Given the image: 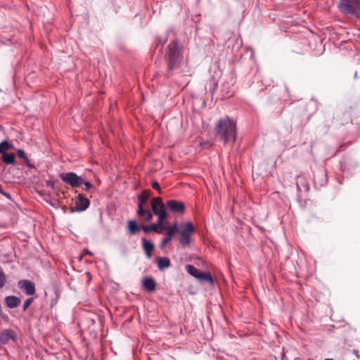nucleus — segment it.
<instances>
[{"instance_id":"obj_26","label":"nucleus","mask_w":360,"mask_h":360,"mask_svg":"<svg viewBox=\"0 0 360 360\" xmlns=\"http://www.w3.org/2000/svg\"><path fill=\"white\" fill-rule=\"evenodd\" d=\"M6 283V276L0 266V289H1Z\"/></svg>"},{"instance_id":"obj_30","label":"nucleus","mask_w":360,"mask_h":360,"mask_svg":"<svg viewBox=\"0 0 360 360\" xmlns=\"http://www.w3.org/2000/svg\"><path fill=\"white\" fill-rule=\"evenodd\" d=\"M33 302V298H27L23 304V310L25 311Z\"/></svg>"},{"instance_id":"obj_4","label":"nucleus","mask_w":360,"mask_h":360,"mask_svg":"<svg viewBox=\"0 0 360 360\" xmlns=\"http://www.w3.org/2000/svg\"><path fill=\"white\" fill-rule=\"evenodd\" d=\"M18 285L27 295H32L35 293V284L30 280H20Z\"/></svg>"},{"instance_id":"obj_34","label":"nucleus","mask_w":360,"mask_h":360,"mask_svg":"<svg viewBox=\"0 0 360 360\" xmlns=\"http://www.w3.org/2000/svg\"><path fill=\"white\" fill-rule=\"evenodd\" d=\"M83 254L84 255H93V253L91 252H90L88 249H84Z\"/></svg>"},{"instance_id":"obj_32","label":"nucleus","mask_w":360,"mask_h":360,"mask_svg":"<svg viewBox=\"0 0 360 360\" xmlns=\"http://www.w3.org/2000/svg\"><path fill=\"white\" fill-rule=\"evenodd\" d=\"M78 178L79 179L77 180V187H79L81 184H84L86 180H84L82 176H78Z\"/></svg>"},{"instance_id":"obj_19","label":"nucleus","mask_w":360,"mask_h":360,"mask_svg":"<svg viewBox=\"0 0 360 360\" xmlns=\"http://www.w3.org/2000/svg\"><path fill=\"white\" fill-rule=\"evenodd\" d=\"M191 234L186 233V232H180V243L184 245H188L191 243L190 240Z\"/></svg>"},{"instance_id":"obj_22","label":"nucleus","mask_w":360,"mask_h":360,"mask_svg":"<svg viewBox=\"0 0 360 360\" xmlns=\"http://www.w3.org/2000/svg\"><path fill=\"white\" fill-rule=\"evenodd\" d=\"M186 270L190 275L195 277L196 279L199 276V273L200 271L197 268L194 267L192 265H186Z\"/></svg>"},{"instance_id":"obj_21","label":"nucleus","mask_w":360,"mask_h":360,"mask_svg":"<svg viewBox=\"0 0 360 360\" xmlns=\"http://www.w3.org/2000/svg\"><path fill=\"white\" fill-rule=\"evenodd\" d=\"M149 192L148 191H144L141 195H139L138 200L139 202L138 205L143 206L145 203H146L148 199L149 198Z\"/></svg>"},{"instance_id":"obj_37","label":"nucleus","mask_w":360,"mask_h":360,"mask_svg":"<svg viewBox=\"0 0 360 360\" xmlns=\"http://www.w3.org/2000/svg\"><path fill=\"white\" fill-rule=\"evenodd\" d=\"M4 195H5L6 197H7V198H10V195H9V194H8V193H4Z\"/></svg>"},{"instance_id":"obj_11","label":"nucleus","mask_w":360,"mask_h":360,"mask_svg":"<svg viewBox=\"0 0 360 360\" xmlns=\"http://www.w3.org/2000/svg\"><path fill=\"white\" fill-rule=\"evenodd\" d=\"M138 214L143 217L146 221H149L153 218V214L148 209H145L143 206L138 205Z\"/></svg>"},{"instance_id":"obj_2","label":"nucleus","mask_w":360,"mask_h":360,"mask_svg":"<svg viewBox=\"0 0 360 360\" xmlns=\"http://www.w3.org/2000/svg\"><path fill=\"white\" fill-rule=\"evenodd\" d=\"M181 48L177 40H174L168 46L167 59L168 70L172 71L178 68L182 59Z\"/></svg>"},{"instance_id":"obj_28","label":"nucleus","mask_w":360,"mask_h":360,"mask_svg":"<svg viewBox=\"0 0 360 360\" xmlns=\"http://www.w3.org/2000/svg\"><path fill=\"white\" fill-rule=\"evenodd\" d=\"M156 227H157L156 233H162L163 232V231L167 230L169 226L163 224V225H160V226L156 225Z\"/></svg>"},{"instance_id":"obj_12","label":"nucleus","mask_w":360,"mask_h":360,"mask_svg":"<svg viewBox=\"0 0 360 360\" xmlns=\"http://www.w3.org/2000/svg\"><path fill=\"white\" fill-rule=\"evenodd\" d=\"M142 284L143 288L150 292L154 291L156 287L155 281L151 277L144 278Z\"/></svg>"},{"instance_id":"obj_15","label":"nucleus","mask_w":360,"mask_h":360,"mask_svg":"<svg viewBox=\"0 0 360 360\" xmlns=\"http://www.w3.org/2000/svg\"><path fill=\"white\" fill-rule=\"evenodd\" d=\"M197 279L200 281L208 282L211 284L214 283V279L209 271H200Z\"/></svg>"},{"instance_id":"obj_7","label":"nucleus","mask_w":360,"mask_h":360,"mask_svg":"<svg viewBox=\"0 0 360 360\" xmlns=\"http://www.w3.org/2000/svg\"><path fill=\"white\" fill-rule=\"evenodd\" d=\"M165 206L160 197L154 198L151 202V207L153 213L159 216L162 212H166Z\"/></svg>"},{"instance_id":"obj_33","label":"nucleus","mask_w":360,"mask_h":360,"mask_svg":"<svg viewBox=\"0 0 360 360\" xmlns=\"http://www.w3.org/2000/svg\"><path fill=\"white\" fill-rule=\"evenodd\" d=\"M152 187H153L154 189L157 190V191H160V186H159V184H158L157 181H153V182L152 183Z\"/></svg>"},{"instance_id":"obj_39","label":"nucleus","mask_w":360,"mask_h":360,"mask_svg":"<svg viewBox=\"0 0 360 360\" xmlns=\"http://www.w3.org/2000/svg\"><path fill=\"white\" fill-rule=\"evenodd\" d=\"M297 190H300V187H299L298 184L297 185Z\"/></svg>"},{"instance_id":"obj_36","label":"nucleus","mask_w":360,"mask_h":360,"mask_svg":"<svg viewBox=\"0 0 360 360\" xmlns=\"http://www.w3.org/2000/svg\"><path fill=\"white\" fill-rule=\"evenodd\" d=\"M354 353H355V354H356V356H357V357H359V355H358V351H356V350H354Z\"/></svg>"},{"instance_id":"obj_35","label":"nucleus","mask_w":360,"mask_h":360,"mask_svg":"<svg viewBox=\"0 0 360 360\" xmlns=\"http://www.w3.org/2000/svg\"><path fill=\"white\" fill-rule=\"evenodd\" d=\"M167 37H164L162 39H160H160H158V41H159V42H160V43H165V42L167 41Z\"/></svg>"},{"instance_id":"obj_29","label":"nucleus","mask_w":360,"mask_h":360,"mask_svg":"<svg viewBox=\"0 0 360 360\" xmlns=\"http://www.w3.org/2000/svg\"><path fill=\"white\" fill-rule=\"evenodd\" d=\"M85 188H82L84 191H89L94 188L92 184L89 181H85L84 183Z\"/></svg>"},{"instance_id":"obj_31","label":"nucleus","mask_w":360,"mask_h":360,"mask_svg":"<svg viewBox=\"0 0 360 360\" xmlns=\"http://www.w3.org/2000/svg\"><path fill=\"white\" fill-rule=\"evenodd\" d=\"M200 146L202 148H209L212 144L209 141H203L200 143Z\"/></svg>"},{"instance_id":"obj_23","label":"nucleus","mask_w":360,"mask_h":360,"mask_svg":"<svg viewBox=\"0 0 360 360\" xmlns=\"http://www.w3.org/2000/svg\"><path fill=\"white\" fill-rule=\"evenodd\" d=\"M17 154L18 155L19 158L23 159L25 160V162H26V164L27 165L28 167H32L33 166L30 164V160L29 158L27 157L25 151L22 149H18L17 150Z\"/></svg>"},{"instance_id":"obj_16","label":"nucleus","mask_w":360,"mask_h":360,"mask_svg":"<svg viewBox=\"0 0 360 360\" xmlns=\"http://www.w3.org/2000/svg\"><path fill=\"white\" fill-rule=\"evenodd\" d=\"M170 266V260L168 257H160L158 259V269L162 271Z\"/></svg>"},{"instance_id":"obj_9","label":"nucleus","mask_w":360,"mask_h":360,"mask_svg":"<svg viewBox=\"0 0 360 360\" xmlns=\"http://www.w3.org/2000/svg\"><path fill=\"white\" fill-rule=\"evenodd\" d=\"M89 200L82 194L79 193L76 201L77 210L82 212L86 210L89 206Z\"/></svg>"},{"instance_id":"obj_1","label":"nucleus","mask_w":360,"mask_h":360,"mask_svg":"<svg viewBox=\"0 0 360 360\" xmlns=\"http://www.w3.org/2000/svg\"><path fill=\"white\" fill-rule=\"evenodd\" d=\"M214 130L217 136L225 143L232 144L235 142L237 134V124L233 119L229 117L219 119Z\"/></svg>"},{"instance_id":"obj_8","label":"nucleus","mask_w":360,"mask_h":360,"mask_svg":"<svg viewBox=\"0 0 360 360\" xmlns=\"http://www.w3.org/2000/svg\"><path fill=\"white\" fill-rule=\"evenodd\" d=\"M178 231V223L176 221L172 226L168 227L166 237L163 238L161 242L160 248H163L173 238L175 232Z\"/></svg>"},{"instance_id":"obj_3","label":"nucleus","mask_w":360,"mask_h":360,"mask_svg":"<svg viewBox=\"0 0 360 360\" xmlns=\"http://www.w3.org/2000/svg\"><path fill=\"white\" fill-rule=\"evenodd\" d=\"M338 7L346 14H355L360 9V0H340Z\"/></svg>"},{"instance_id":"obj_25","label":"nucleus","mask_w":360,"mask_h":360,"mask_svg":"<svg viewBox=\"0 0 360 360\" xmlns=\"http://www.w3.org/2000/svg\"><path fill=\"white\" fill-rule=\"evenodd\" d=\"M181 231L186 232V233L191 234L195 231V229L191 222H186L185 224V229Z\"/></svg>"},{"instance_id":"obj_27","label":"nucleus","mask_w":360,"mask_h":360,"mask_svg":"<svg viewBox=\"0 0 360 360\" xmlns=\"http://www.w3.org/2000/svg\"><path fill=\"white\" fill-rule=\"evenodd\" d=\"M167 217V212H162L160 214H159L158 223L155 224L158 226L163 225L164 221L166 219Z\"/></svg>"},{"instance_id":"obj_17","label":"nucleus","mask_w":360,"mask_h":360,"mask_svg":"<svg viewBox=\"0 0 360 360\" xmlns=\"http://www.w3.org/2000/svg\"><path fill=\"white\" fill-rule=\"evenodd\" d=\"M14 147L13 144H11L8 140H4L0 143V153L4 154L7 150L10 149H13Z\"/></svg>"},{"instance_id":"obj_18","label":"nucleus","mask_w":360,"mask_h":360,"mask_svg":"<svg viewBox=\"0 0 360 360\" xmlns=\"http://www.w3.org/2000/svg\"><path fill=\"white\" fill-rule=\"evenodd\" d=\"M128 230L131 234L135 233L139 230H141V226H139L135 220H130L128 222Z\"/></svg>"},{"instance_id":"obj_13","label":"nucleus","mask_w":360,"mask_h":360,"mask_svg":"<svg viewBox=\"0 0 360 360\" xmlns=\"http://www.w3.org/2000/svg\"><path fill=\"white\" fill-rule=\"evenodd\" d=\"M5 302L8 307H17L20 303V299L16 296L9 295L6 297Z\"/></svg>"},{"instance_id":"obj_6","label":"nucleus","mask_w":360,"mask_h":360,"mask_svg":"<svg viewBox=\"0 0 360 360\" xmlns=\"http://www.w3.org/2000/svg\"><path fill=\"white\" fill-rule=\"evenodd\" d=\"M60 179L66 184L70 185L72 188L77 187L78 175L75 172L62 173L60 175Z\"/></svg>"},{"instance_id":"obj_5","label":"nucleus","mask_w":360,"mask_h":360,"mask_svg":"<svg viewBox=\"0 0 360 360\" xmlns=\"http://www.w3.org/2000/svg\"><path fill=\"white\" fill-rule=\"evenodd\" d=\"M166 207L172 212L183 214L185 212L184 204L182 202L176 200H169L167 201Z\"/></svg>"},{"instance_id":"obj_14","label":"nucleus","mask_w":360,"mask_h":360,"mask_svg":"<svg viewBox=\"0 0 360 360\" xmlns=\"http://www.w3.org/2000/svg\"><path fill=\"white\" fill-rule=\"evenodd\" d=\"M142 241L143 248L146 255V257L148 258H150L152 256V251L154 249V244L152 242L147 240L145 238H142Z\"/></svg>"},{"instance_id":"obj_10","label":"nucleus","mask_w":360,"mask_h":360,"mask_svg":"<svg viewBox=\"0 0 360 360\" xmlns=\"http://www.w3.org/2000/svg\"><path fill=\"white\" fill-rule=\"evenodd\" d=\"M15 333L10 329L4 330L0 333V342L2 344H6L10 340H15Z\"/></svg>"},{"instance_id":"obj_24","label":"nucleus","mask_w":360,"mask_h":360,"mask_svg":"<svg viewBox=\"0 0 360 360\" xmlns=\"http://www.w3.org/2000/svg\"><path fill=\"white\" fill-rule=\"evenodd\" d=\"M141 230H143L146 233H149L150 231L156 232V224H152L150 225H143L141 226Z\"/></svg>"},{"instance_id":"obj_38","label":"nucleus","mask_w":360,"mask_h":360,"mask_svg":"<svg viewBox=\"0 0 360 360\" xmlns=\"http://www.w3.org/2000/svg\"><path fill=\"white\" fill-rule=\"evenodd\" d=\"M325 360H334L333 359H326Z\"/></svg>"},{"instance_id":"obj_20","label":"nucleus","mask_w":360,"mask_h":360,"mask_svg":"<svg viewBox=\"0 0 360 360\" xmlns=\"http://www.w3.org/2000/svg\"><path fill=\"white\" fill-rule=\"evenodd\" d=\"M2 160L6 164H14L15 163V155L13 153H4L2 156Z\"/></svg>"}]
</instances>
